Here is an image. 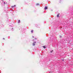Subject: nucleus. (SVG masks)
<instances>
[{"label": "nucleus", "instance_id": "obj_1", "mask_svg": "<svg viewBox=\"0 0 73 73\" xmlns=\"http://www.w3.org/2000/svg\"><path fill=\"white\" fill-rule=\"evenodd\" d=\"M36 43V42H33V46H35V44Z\"/></svg>", "mask_w": 73, "mask_h": 73}, {"label": "nucleus", "instance_id": "obj_2", "mask_svg": "<svg viewBox=\"0 0 73 73\" xmlns=\"http://www.w3.org/2000/svg\"><path fill=\"white\" fill-rule=\"evenodd\" d=\"M16 5H15L14 6H12L11 7V8H13L14 7H16Z\"/></svg>", "mask_w": 73, "mask_h": 73}, {"label": "nucleus", "instance_id": "obj_3", "mask_svg": "<svg viewBox=\"0 0 73 73\" xmlns=\"http://www.w3.org/2000/svg\"><path fill=\"white\" fill-rule=\"evenodd\" d=\"M48 9V7H45L44 8V9L45 10H46Z\"/></svg>", "mask_w": 73, "mask_h": 73}, {"label": "nucleus", "instance_id": "obj_4", "mask_svg": "<svg viewBox=\"0 0 73 73\" xmlns=\"http://www.w3.org/2000/svg\"><path fill=\"white\" fill-rule=\"evenodd\" d=\"M42 47H43L44 49H45V48H46V46H42Z\"/></svg>", "mask_w": 73, "mask_h": 73}, {"label": "nucleus", "instance_id": "obj_5", "mask_svg": "<svg viewBox=\"0 0 73 73\" xmlns=\"http://www.w3.org/2000/svg\"><path fill=\"white\" fill-rule=\"evenodd\" d=\"M20 23V20H19L18 21V23Z\"/></svg>", "mask_w": 73, "mask_h": 73}, {"label": "nucleus", "instance_id": "obj_6", "mask_svg": "<svg viewBox=\"0 0 73 73\" xmlns=\"http://www.w3.org/2000/svg\"><path fill=\"white\" fill-rule=\"evenodd\" d=\"M39 5V4L38 3H37L36 4V5H37V6H38V5Z\"/></svg>", "mask_w": 73, "mask_h": 73}, {"label": "nucleus", "instance_id": "obj_7", "mask_svg": "<svg viewBox=\"0 0 73 73\" xmlns=\"http://www.w3.org/2000/svg\"><path fill=\"white\" fill-rule=\"evenodd\" d=\"M33 30H32L31 31V32L32 33H33Z\"/></svg>", "mask_w": 73, "mask_h": 73}, {"label": "nucleus", "instance_id": "obj_8", "mask_svg": "<svg viewBox=\"0 0 73 73\" xmlns=\"http://www.w3.org/2000/svg\"><path fill=\"white\" fill-rule=\"evenodd\" d=\"M57 17H58V16H59V14H58L57 15Z\"/></svg>", "mask_w": 73, "mask_h": 73}, {"label": "nucleus", "instance_id": "obj_9", "mask_svg": "<svg viewBox=\"0 0 73 73\" xmlns=\"http://www.w3.org/2000/svg\"><path fill=\"white\" fill-rule=\"evenodd\" d=\"M53 50H52V51H50V52H51V53H52V52H53Z\"/></svg>", "mask_w": 73, "mask_h": 73}, {"label": "nucleus", "instance_id": "obj_10", "mask_svg": "<svg viewBox=\"0 0 73 73\" xmlns=\"http://www.w3.org/2000/svg\"><path fill=\"white\" fill-rule=\"evenodd\" d=\"M4 4H6V3H5V2H4Z\"/></svg>", "mask_w": 73, "mask_h": 73}, {"label": "nucleus", "instance_id": "obj_11", "mask_svg": "<svg viewBox=\"0 0 73 73\" xmlns=\"http://www.w3.org/2000/svg\"><path fill=\"white\" fill-rule=\"evenodd\" d=\"M64 59H63V60H62V61H64Z\"/></svg>", "mask_w": 73, "mask_h": 73}, {"label": "nucleus", "instance_id": "obj_12", "mask_svg": "<svg viewBox=\"0 0 73 73\" xmlns=\"http://www.w3.org/2000/svg\"><path fill=\"white\" fill-rule=\"evenodd\" d=\"M3 40H5V38H3Z\"/></svg>", "mask_w": 73, "mask_h": 73}, {"label": "nucleus", "instance_id": "obj_13", "mask_svg": "<svg viewBox=\"0 0 73 73\" xmlns=\"http://www.w3.org/2000/svg\"><path fill=\"white\" fill-rule=\"evenodd\" d=\"M51 11H52V10H51Z\"/></svg>", "mask_w": 73, "mask_h": 73}, {"label": "nucleus", "instance_id": "obj_14", "mask_svg": "<svg viewBox=\"0 0 73 73\" xmlns=\"http://www.w3.org/2000/svg\"><path fill=\"white\" fill-rule=\"evenodd\" d=\"M60 37H61V36H60Z\"/></svg>", "mask_w": 73, "mask_h": 73}, {"label": "nucleus", "instance_id": "obj_15", "mask_svg": "<svg viewBox=\"0 0 73 73\" xmlns=\"http://www.w3.org/2000/svg\"><path fill=\"white\" fill-rule=\"evenodd\" d=\"M33 37H34L33 36Z\"/></svg>", "mask_w": 73, "mask_h": 73}, {"label": "nucleus", "instance_id": "obj_16", "mask_svg": "<svg viewBox=\"0 0 73 73\" xmlns=\"http://www.w3.org/2000/svg\"><path fill=\"white\" fill-rule=\"evenodd\" d=\"M13 29V28H12V29Z\"/></svg>", "mask_w": 73, "mask_h": 73}, {"label": "nucleus", "instance_id": "obj_17", "mask_svg": "<svg viewBox=\"0 0 73 73\" xmlns=\"http://www.w3.org/2000/svg\"><path fill=\"white\" fill-rule=\"evenodd\" d=\"M35 39H36V38H35Z\"/></svg>", "mask_w": 73, "mask_h": 73}, {"label": "nucleus", "instance_id": "obj_18", "mask_svg": "<svg viewBox=\"0 0 73 73\" xmlns=\"http://www.w3.org/2000/svg\"><path fill=\"white\" fill-rule=\"evenodd\" d=\"M33 41H34V40H33Z\"/></svg>", "mask_w": 73, "mask_h": 73}]
</instances>
